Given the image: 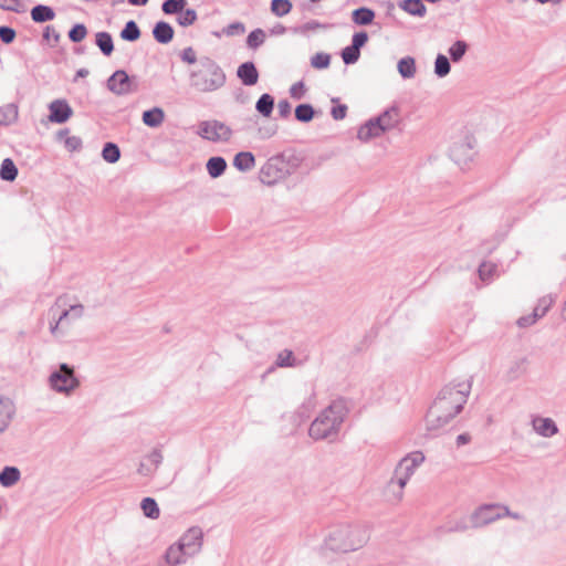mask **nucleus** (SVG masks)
<instances>
[{"label": "nucleus", "mask_w": 566, "mask_h": 566, "mask_svg": "<svg viewBox=\"0 0 566 566\" xmlns=\"http://www.w3.org/2000/svg\"><path fill=\"white\" fill-rule=\"evenodd\" d=\"M48 385L52 391L69 398L81 387V380L73 366L61 363L50 373Z\"/></svg>", "instance_id": "6"}, {"label": "nucleus", "mask_w": 566, "mask_h": 566, "mask_svg": "<svg viewBox=\"0 0 566 566\" xmlns=\"http://www.w3.org/2000/svg\"><path fill=\"white\" fill-rule=\"evenodd\" d=\"M14 415V405L11 399L0 396V434L7 430Z\"/></svg>", "instance_id": "20"}, {"label": "nucleus", "mask_w": 566, "mask_h": 566, "mask_svg": "<svg viewBox=\"0 0 566 566\" xmlns=\"http://www.w3.org/2000/svg\"><path fill=\"white\" fill-rule=\"evenodd\" d=\"M55 17L52 8L43 4H38V22L51 21Z\"/></svg>", "instance_id": "54"}, {"label": "nucleus", "mask_w": 566, "mask_h": 566, "mask_svg": "<svg viewBox=\"0 0 566 566\" xmlns=\"http://www.w3.org/2000/svg\"><path fill=\"white\" fill-rule=\"evenodd\" d=\"M381 134V127H379L375 118H371L359 127L357 138L366 143L373 138L379 137Z\"/></svg>", "instance_id": "22"}, {"label": "nucleus", "mask_w": 566, "mask_h": 566, "mask_svg": "<svg viewBox=\"0 0 566 566\" xmlns=\"http://www.w3.org/2000/svg\"><path fill=\"white\" fill-rule=\"evenodd\" d=\"M237 75L247 86L255 85L259 81V72L253 62L242 63L237 70Z\"/></svg>", "instance_id": "19"}, {"label": "nucleus", "mask_w": 566, "mask_h": 566, "mask_svg": "<svg viewBox=\"0 0 566 566\" xmlns=\"http://www.w3.org/2000/svg\"><path fill=\"white\" fill-rule=\"evenodd\" d=\"M301 366V361L297 360L290 349H283L276 355L275 367L291 368Z\"/></svg>", "instance_id": "28"}, {"label": "nucleus", "mask_w": 566, "mask_h": 566, "mask_svg": "<svg viewBox=\"0 0 566 566\" xmlns=\"http://www.w3.org/2000/svg\"><path fill=\"white\" fill-rule=\"evenodd\" d=\"M107 88L119 96L127 95L135 91V87L132 85L130 77L123 70H118L109 76L107 80Z\"/></svg>", "instance_id": "13"}, {"label": "nucleus", "mask_w": 566, "mask_h": 566, "mask_svg": "<svg viewBox=\"0 0 566 566\" xmlns=\"http://www.w3.org/2000/svg\"><path fill=\"white\" fill-rule=\"evenodd\" d=\"M20 479V471L15 467H6L0 472V484L4 488L14 485Z\"/></svg>", "instance_id": "31"}, {"label": "nucleus", "mask_w": 566, "mask_h": 566, "mask_svg": "<svg viewBox=\"0 0 566 566\" xmlns=\"http://www.w3.org/2000/svg\"><path fill=\"white\" fill-rule=\"evenodd\" d=\"M18 176V168L10 158H6L1 163L0 178L4 181H13Z\"/></svg>", "instance_id": "34"}, {"label": "nucleus", "mask_w": 566, "mask_h": 566, "mask_svg": "<svg viewBox=\"0 0 566 566\" xmlns=\"http://www.w3.org/2000/svg\"><path fill=\"white\" fill-rule=\"evenodd\" d=\"M0 8L6 11L21 13L27 11V3L24 0H0Z\"/></svg>", "instance_id": "47"}, {"label": "nucleus", "mask_w": 566, "mask_h": 566, "mask_svg": "<svg viewBox=\"0 0 566 566\" xmlns=\"http://www.w3.org/2000/svg\"><path fill=\"white\" fill-rule=\"evenodd\" d=\"M87 35V29L84 24L77 23L75 24L70 31H69V39L74 42L78 43L82 42Z\"/></svg>", "instance_id": "51"}, {"label": "nucleus", "mask_w": 566, "mask_h": 566, "mask_svg": "<svg viewBox=\"0 0 566 566\" xmlns=\"http://www.w3.org/2000/svg\"><path fill=\"white\" fill-rule=\"evenodd\" d=\"M533 430L543 438H552L558 433L556 422L548 417L535 416L531 421Z\"/></svg>", "instance_id": "16"}, {"label": "nucleus", "mask_w": 566, "mask_h": 566, "mask_svg": "<svg viewBox=\"0 0 566 566\" xmlns=\"http://www.w3.org/2000/svg\"><path fill=\"white\" fill-rule=\"evenodd\" d=\"M499 275V268L495 263L483 262L479 266V276L482 281H491Z\"/></svg>", "instance_id": "38"}, {"label": "nucleus", "mask_w": 566, "mask_h": 566, "mask_svg": "<svg viewBox=\"0 0 566 566\" xmlns=\"http://www.w3.org/2000/svg\"><path fill=\"white\" fill-rule=\"evenodd\" d=\"M450 158L461 168H465L476 156V140L473 136H464L454 142L449 150Z\"/></svg>", "instance_id": "7"}, {"label": "nucleus", "mask_w": 566, "mask_h": 566, "mask_svg": "<svg viewBox=\"0 0 566 566\" xmlns=\"http://www.w3.org/2000/svg\"><path fill=\"white\" fill-rule=\"evenodd\" d=\"M539 318L538 317H533V312L528 315H524L522 317H520L517 319V325L520 327H530L532 325H534Z\"/></svg>", "instance_id": "63"}, {"label": "nucleus", "mask_w": 566, "mask_h": 566, "mask_svg": "<svg viewBox=\"0 0 566 566\" xmlns=\"http://www.w3.org/2000/svg\"><path fill=\"white\" fill-rule=\"evenodd\" d=\"M187 6V0H166L161 10L165 14H179Z\"/></svg>", "instance_id": "44"}, {"label": "nucleus", "mask_w": 566, "mask_h": 566, "mask_svg": "<svg viewBox=\"0 0 566 566\" xmlns=\"http://www.w3.org/2000/svg\"><path fill=\"white\" fill-rule=\"evenodd\" d=\"M291 111H292V106L287 99H281L277 103V112L281 117H283V118L289 117L291 114Z\"/></svg>", "instance_id": "61"}, {"label": "nucleus", "mask_w": 566, "mask_h": 566, "mask_svg": "<svg viewBox=\"0 0 566 566\" xmlns=\"http://www.w3.org/2000/svg\"><path fill=\"white\" fill-rule=\"evenodd\" d=\"M165 120V112L161 107H153L143 113V123L148 127H159Z\"/></svg>", "instance_id": "24"}, {"label": "nucleus", "mask_w": 566, "mask_h": 566, "mask_svg": "<svg viewBox=\"0 0 566 566\" xmlns=\"http://www.w3.org/2000/svg\"><path fill=\"white\" fill-rule=\"evenodd\" d=\"M265 32L262 29L253 30L247 39V44L251 49H256L265 41Z\"/></svg>", "instance_id": "49"}, {"label": "nucleus", "mask_w": 566, "mask_h": 566, "mask_svg": "<svg viewBox=\"0 0 566 566\" xmlns=\"http://www.w3.org/2000/svg\"><path fill=\"white\" fill-rule=\"evenodd\" d=\"M191 558L190 555L178 544V542L171 544L164 555V559L168 566H179L187 563Z\"/></svg>", "instance_id": "18"}, {"label": "nucleus", "mask_w": 566, "mask_h": 566, "mask_svg": "<svg viewBox=\"0 0 566 566\" xmlns=\"http://www.w3.org/2000/svg\"><path fill=\"white\" fill-rule=\"evenodd\" d=\"M368 34L365 31L357 32L353 35L352 46H356L360 51V49L367 43Z\"/></svg>", "instance_id": "59"}, {"label": "nucleus", "mask_w": 566, "mask_h": 566, "mask_svg": "<svg viewBox=\"0 0 566 566\" xmlns=\"http://www.w3.org/2000/svg\"><path fill=\"white\" fill-rule=\"evenodd\" d=\"M346 417V407L343 401H333L323 409L312 421L308 436L314 440H327L333 442L337 439L342 424Z\"/></svg>", "instance_id": "3"}, {"label": "nucleus", "mask_w": 566, "mask_h": 566, "mask_svg": "<svg viewBox=\"0 0 566 566\" xmlns=\"http://www.w3.org/2000/svg\"><path fill=\"white\" fill-rule=\"evenodd\" d=\"M50 115L49 119L52 123L63 124L73 114L71 106L64 99H55L49 105Z\"/></svg>", "instance_id": "15"}, {"label": "nucleus", "mask_w": 566, "mask_h": 566, "mask_svg": "<svg viewBox=\"0 0 566 566\" xmlns=\"http://www.w3.org/2000/svg\"><path fill=\"white\" fill-rule=\"evenodd\" d=\"M368 541L365 530L358 526L339 525L329 531L324 547L333 552H354L361 548Z\"/></svg>", "instance_id": "5"}, {"label": "nucleus", "mask_w": 566, "mask_h": 566, "mask_svg": "<svg viewBox=\"0 0 566 566\" xmlns=\"http://www.w3.org/2000/svg\"><path fill=\"white\" fill-rule=\"evenodd\" d=\"M274 107V98L268 93H264L256 101L255 109L264 117H270Z\"/></svg>", "instance_id": "33"}, {"label": "nucleus", "mask_w": 566, "mask_h": 566, "mask_svg": "<svg viewBox=\"0 0 566 566\" xmlns=\"http://www.w3.org/2000/svg\"><path fill=\"white\" fill-rule=\"evenodd\" d=\"M198 135L213 143L228 142L232 136V129L217 119L203 120L198 126Z\"/></svg>", "instance_id": "8"}, {"label": "nucleus", "mask_w": 566, "mask_h": 566, "mask_svg": "<svg viewBox=\"0 0 566 566\" xmlns=\"http://www.w3.org/2000/svg\"><path fill=\"white\" fill-rule=\"evenodd\" d=\"M360 56V51L358 49H356V46H346L343 49L342 51V59L344 61L345 64L349 65V64H354L358 61Z\"/></svg>", "instance_id": "52"}, {"label": "nucleus", "mask_w": 566, "mask_h": 566, "mask_svg": "<svg viewBox=\"0 0 566 566\" xmlns=\"http://www.w3.org/2000/svg\"><path fill=\"white\" fill-rule=\"evenodd\" d=\"M556 297L552 294L542 296L533 310V317L542 318L555 303Z\"/></svg>", "instance_id": "32"}, {"label": "nucleus", "mask_w": 566, "mask_h": 566, "mask_svg": "<svg viewBox=\"0 0 566 566\" xmlns=\"http://www.w3.org/2000/svg\"><path fill=\"white\" fill-rule=\"evenodd\" d=\"M539 318L538 317H533V312L528 315H524L522 317H520L517 319V325L520 327H530L532 325H534Z\"/></svg>", "instance_id": "64"}, {"label": "nucleus", "mask_w": 566, "mask_h": 566, "mask_svg": "<svg viewBox=\"0 0 566 566\" xmlns=\"http://www.w3.org/2000/svg\"><path fill=\"white\" fill-rule=\"evenodd\" d=\"M399 8L410 15L424 17L427 9L421 0H402L399 2Z\"/></svg>", "instance_id": "27"}, {"label": "nucleus", "mask_w": 566, "mask_h": 566, "mask_svg": "<svg viewBox=\"0 0 566 566\" xmlns=\"http://www.w3.org/2000/svg\"><path fill=\"white\" fill-rule=\"evenodd\" d=\"M292 2L290 0H272L271 11L276 17H284L292 10Z\"/></svg>", "instance_id": "43"}, {"label": "nucleus", "mask_w": 566, "mask_h": 566, "mask_svg": "<svg viewBox=\"0 0 566 566\" xmlns=\"http://www.w3.org/2000/svg\"><path fill=\"white\" fill-rule=\"evenodd\" d=\"M190 88L199 94H209L221 90L227 82L223 69L211 57L201 56L197 66L188 71Z\"/></svg>", "instance_id": "2"}, {"label": "nucleus", "mask_w": 566, "mask_h": 566, "mask_svg": "<svg viewBox=\"0 0 566 566\" xmlns=\"http://www.w3.org/2000/svg\"><path fill=\"white\" fill-rule=\"evenodd\" d=\"M286 174L285 163L282 156H274L266 160L259 172V178L264 185H274Z\"/></svg>", "instance_id": "9"}, {"label": "nucleus", "mask_w": 566, "mask_h": 566, "mask_svg": "<svg viewBox=\"0 0 566 566\" xmlns=\"http://www.w3.org/2000/svg\"><path fill=\"white\" fill-rule=\"evenodd\" d=\"M177 542L192 558L202 549L203 531L199 526H192L188 528Z\"/></svg>", "instance_id": "11"}, {"label": "nucleus", "mask_w": 566, "mask_h": 566, "mask_svg": "<svg viewBox=\"0 0 566 566\" xmlns=\"http://www.w3.org/2000/svg\"><path fill=\"white\" fill-rule=\"evenodd\" d=\"M424 455L421 451H415L402 458L397 464L394 474L401 478L406 483L415 473L416 469L422 464Z\"/></svg>", "instance_id": "12"}, {"label": "nucleus", "mask_w": 566, "mask_h": 566, "mask_svg": "<svg viewBox=\"0 0 566 566\" xmlns=\"http://www.w3.org/2000/svg\"><path fill=\"white\" fill-rule=\"evenodd\" d=\"M471 527V522L467 521L465 518H460L448 526L449 532H464Z\"/></svg>", "instance_id": "58"}, {"label": "nucleus", "mask_w": 566, "mask_h": 566, "mask_svg": "<svg viewBox=\"0 0 566 566\" xmlns=\"http://www.w3.org/2000/svg\"><path fill=\"white\" fill-rule=\"evenodd\" d=\"M140 36V30L137 23L133 20L128 21L120 32V38L125 41H136Z\"/></svg>", "instance_id": "39"}, {"label": "nucleus", "mask_w": 566, "mask_h": 566, "mask_svg": "<svg viewBox=\"0 0 566 566\" xmlns=\"http://www.w3.org/2000/svg\"><path fill=\"white\" fill-rule=\"evenodd\" d=\"M331 64V55L319 52L311 57V66L316 70L327 69Z\"/></svg>", "instance_id": "48"}, {"label": "nucleus", "mask_w": 566, "mask_h": 566, "mask_svg": "<svg viewBox=\"0 0 566 566\" xmlns=\"http://www.w3.org/2000/svg\"><path fill=\"white\" fill-rule=\"evenodd\" d=\"M57 138L64 142V146L71 150H78L82 147V140L77 136H69L67 130H61L57 134Z\"/></svg>", "instance_id": "45"}, {"label": "nucleus", "mask_w": 566, "mask_h": 566, "mask_svg": "<svg viewBox=\"0 0 566 566\" xmlns=\"http://www.w3.org/2000/svg\"><path fill=\"white\" fill-rule=\"evenodd\" d=\"M255 165V158L250 151H241L234 156L233 166L240 171H249Z\"/></svg>", "instance_id": "26"}, {"label": "nucleus", "mask_w": 566, "mask_h": 566, "mask_svg": "<svg viewBox=\"0 0 566 566\" xmlns=\"http://www.w3.org/2000/svg\"><path fill=\"white\" fill-rule=\"evenodd\" d=\"M468 44L467 42L462 41V40H458L455 41L448 50L449 54H450V59L457 63L459 61L462 60V57L464 56V54L467 53L468 51Z\"/></svg>", "instance_id": "41"}, {"label": "nucleus", "mask_w": 566, "mask_h": 566, "mask_svg": "<svg viewBox=\"0 0 566 566\" xmlns=\"http://www.w3.org/2000/svg\"><path fill=\"white\" fill-rule=\"evenodd\" d=\"M153 35L158 43L167 44L174 38V29L168 22L159 21L153 29Z\"/></svg>", "instance_id": "23"}, {"label": "nucleus", "mask_w": 566, "mask_h": 566, "mask_svg": "<svg viewBox=\"0 0 566 566\" xmlns=\"http://www.w3.org/2000/svg\"><path fill=\"white\" fill-rule=\"evenodd\" d=\"M96 45L99 48L102 53L106 56L111 55L114 51V44L112 35L108 32L96 33Z\"/></svg>", "instance_id": "35"}, {"label": "nucleus", "mask_w": 566, "mask_h": 566, "mask_svg": "<svg viewBox=\"0 0 566 566\" xmlns=\"http://www.w3.org/2000/svg\"><path fill=\"white\" fill-rule=\"evenodd\" d=\"M180 57L184 62L191 64L192 66H197L198 57L192 48H186L182 50Z\"/></svg>", "instance_id": "55"}, {"label": "nucleus", "mask_w": 566, "mask_h": 566, "mask_svg": "<svg viewBox=\"0 0 566 566\" xmlns=\"http://www.w3.org/2000/svg\"><path fill=\"white\" fill-rule=\"evenodd\" d=\"M397 70L402 78H413L417 73L416 60L412 56L400 59L397 63Z\"/></svg>", "instance_id": "25"}, {"label": "nucleus", "mask_w": 566, "mask_h": 566, "mask_svg": "<svg viewBox=\"0 0 566 566\" xmlns=\"http://www.w3.org/2000/svg\"><path fill=\"white\" fill-rule=\"evenodd\" d=\"M207 171L211 178H218L220 177L226 168H227V161L222 157H211L207 161Z\"/></svg>", "instance_id": "29"}, {"label": "nucleus", "mask_w": 566, "mask_h": 566, "mask_svg": "<svg viewBox=\"0 0 566 566\" xmlns=\"http://www.w3.org/2000/svg\"><path fill=\"white\" fill-rule=\"evenodd\" d=\"M223 32L228 36L241 35V34H243L245 32V28H244V24L241 23V22H233V23L229 24L223 30Z\"/></svg>", "instance_id": "56"}, {"label": "nucleus", "mask_w": 566, "mask_h": 566, "mask_svg": "<svg viewBox=\"0 0 566 566\" xmlns=\"http://www.w3.org/2000/svg\"><path fill=\"white\" fill-rule=\"evenodd\" d=\"M18 117V109L13 104L0 107V125H9Z\"/></svg>", "instance_id": "40"}, {"label": "nucleus", "mask_w": 566, "mask_h": 566, "mask_svg": "<svg viewBox=\"0 0 566 566\" xmlns=\"http://www.w3.org/2000/svg\"><path fill=\"white\" fill-rule=\"evenodd\" d=\"M314 117V108L310 104H300L295 108V118L302 123H308Z\"/></svg>", "instance_id": "46"}, {"label": "nucleus", "mask_w": 566, "mask_h": 566, "mask_svg": "<svg viewBox=\"0 0 566 566\" xmlns=\"http://www.w3.org/2000/svg\"><path fill=\"white\" fill-rule=\"evenodd\" d=\"M500 518H502L501 504H483L470 515L471 527L480 528Z\"/></svg>", "instance_id": "10"}, {"label": "nucleus", "mask_w": 566, "mask_h": 566, "mask_svg": "<svg viewBox=\"0 0 566 566\" xmlns=\"http://www.w3.org/2000/svg\"><path fill=\"white\" fill-rule=\"evenodd\" d=\"M406 482L398 478L397 475H392L390 481L387 483L384 495L386 500L390 503H398L402 500L403 489L406 486Z\"/></svg>", "instance_id": "17"}, {"label": "nucleus", "mask_w": 566, "mask_h": 566, "mask_svg": "<svg viewBox=\"0 0 566 566\" xmlns=\"http://www.w3.org/2000/svg\"><path fill=\"white\" fill-rule=\"evenodd\" d=\"M43 39L51 45H55L60 40V34L53 27H46L43 32Z\"/></svg>", "instance_id": "57"}, {"label": "nucleus", "mask_w": 566, "mask_h": 566, "mask_svg": "<svg viewBox=\"0 0 566 566\" xmlns=\"http://www.w3.org/2000/svg\"><path fill=\"white\" fill-rule=\"evenodd\" d=\"M305 88L304 83L302 81L294 83L290 87V95L294 99H301L304 97Z\"/></svg>", "instance_id": "60"}, {"label": "nucleus", "mask_w": 566, "mask_h": 566, "mask_svg": "<svg viewBox=\"0 0 566 566\" xmlns=\"http://www.w3.org/2000/svg\"><path fill=\"white\" fill-rule=\"evenodd\" d=\"M163 453L159 449H154L145 455L137 468V473L144 478H151L163 462Z\"/></svg>", "instance_id": "14"}, {"label": "nucleus", "mask_w": 566, "mask_h": 566, "mask_svg": "<svg viewBox=\"0 0 566 566\" xmlns=\"http://www.w3.org/2000/svg\"><path fill=\"white\" fill-rule=\"evenodd\" d=\"M140 507L146 517L156 520L160 515L157 502L153 497H145L140 503Z\"/></svg>", "instance_id": "36"}, {"label": "nucleus", "mask_w": 566, "mask_h": 566, "mask_svg": "<svg viewBox=\"0 0 566 566\" xmlns=\"http://www.w3.org/2000/svg\"><path fill=\"white\" fill-rule=\"evenodd\" d=\"M376 122L381 127V132L385 133L394 128L399 122V111L397 107H390L381 113L378 117H375Z\"/></svg>", "instance_id": "21"}, {"label": "nucleus", "mask_w": 566, "mask_h": 566, "mask_svg": "<svg viewBox=\"0 0 566 566\" xmlns=\"http://www.w3.org/2000/svg\"><path fill=\"white\" fill-rule=\"evenodd\" d=\"M197 20V12L193 9H184L177 17V22L181 27L192 25Z\"/></svg>", "instance_id": "50"}, {"label": "nucleus", "mask_w": 566, "mask_h": 566, "mask_svg": "<svg viewBox=\"0 0 566 566\" xmlns=\"http://www.w3.org/2000/svg\"><path fill=\"white\" fill-rule=\"evenodd\" d=\"M317 405L316 396L312 394L308 398H306L301 407L298 408V413L302 416V418H307L310 413L315 409Z\"/></svg>", "instance_id": "53"}, {"label": "nucleus", "mask_w": 566, "mask_h": 566, "mask_svg": "<svg viewBox=\"0 0 566 566\" xmlns=\"http://www.w3.org/2000/svg\"><path fill=\"white\" fill-rule=\"evenodd\" d=\"M451 65L448 57L443 54H438L434 61V74L438 77H444L450 73Z\"/></svg>", "instance_id": "42"}, {"label": "nucleus", "mask_w": 566, "mask_h": 566, "mask_svg": "<svg viewBox=\"0 0 566 566\" xmlns=\"http://www.w3.org/2000/svg\"><path fill=\"white\" fill-rule=\"evenodd\" d=\"M353 21L358 25H368L375 19V12L366 7L358 8L352 13Z\"/></svg>", "instance_id": "30"}, {"label": "nucleus", "mask_w": 566, "mask_h": 566, "mask_svg": "<svg viewBox=\"0 0 566 566\" xmlns=\"http://www.w3.org/2000/svg\"><path fill=\"white\" fill-rule=\"evenodd\" d=\"M470 387L465 385L447 386L439 392L426 416V428L437 432L447 426L463 408Z\"/></svg>", "instance_id": "1"}, {"label": "nucleus", "mask_w": 566, "mask_h": 566, "mask_svg": "<svg viewBox=\"0 0 566 566\" xmlns=\"http://www.w3.org/2000/svg\"><path fill=\"white\" fill-rule=\"evenodd\" d=\"M15 36V32L13 29L8 27H0V38L4 43H10L13 41Z\"/></svg>", "instance_id": "62"}, {"label": "nucleus", "mask_w": 566, "mask_h": 566, "mask_svg": "<svg viewBox=\"0 0 566 566\" xmlns=\"http://www.w3.org/2000/svg\"><path fill=\"white\" fill-rule=\"evenodd\" d=\"M67 295L59 296L54 304L50 307L49 331L54 338L64 337L71 325L81 319L85 308L81 303H70Z\"/></svg>", "instance_id": "4"}, {"label": "nucleus", "mask_w": 566, "mask_h": 566, "mask_svg": "<svg viewBox=\"0 0 566 566\" xmlns=\"http://www.w3.org/2000/svg\"><path fill=\"white\" fill-rule=\"evenodd\" d=\"M102 157L109 164H115L120 158L119 147L114 143H106L102 150Z\"/></svg>", "instance_id": "37"}]
</instances>
